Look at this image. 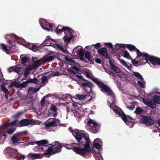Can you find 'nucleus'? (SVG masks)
Instances as JSON below:
<instances>
[{"instance_id":"obj_36","label":"nucleus","mask_w":160,"mask_h":160,"mask_svg":"<svg viewBox=\"0 0 160 160\" xmlns=\"http://www.w3.org/2000/svg\"><path fill=\"white\" fill-rule=\"evenodd\" d=\"M12 151H13V149L10 147H7L5 148L4 152V154H8L10 155Z\"/></svg>"},{"instance_id":"obj_13","label":"nucleus","mask_w":160,"mask_h":160,"mask_svg":"<svg viewBox=\"0 0 160 160\" xmlns=\"http://www.w3.org/2000/svg\"><path fill=\"white\" fill-rule=\"evenodd\" d=\"M44 61L42 59L39 60L38 61L35 62L33 65L32 66V69H34L38 68L39 66L44 62L50 61V53H49L48 55L44 58Z\"/></svg>"},{"instance_id":"obj_64","label":"nucleus","mask_w":160,"mask_h":160,"mask_svg":"<svg viewBox=\"0 0 160 160\" xmlns=\"http://www.w3.org/2000/svg\"><path fill=\"white\" fill-rule=\"evenodd\" d=\"M33 82L32 83L35 84H38V81L37 79L36 78H34V79H32Z\"/></svg>"},{"instance_id":"obj_17","label":"nucleus","mask_w":160,"mask_h":160,"mask_svg":"<svg viewBox=\"0 0 160 160\" xmlns=\"http://www.w3.org/2000/svg\"><path fill=\"white\" fill-rule=\"evenodd\" d=\"M50 97V94H48L44 96L41 99L40 104L42 107L47 106L49 104V98Z\"/></svg>"},{"instance_id":"obj_53","label":"nucleus","mask_w":160,"mask_h":160,"mask_svg":"<svg viewBox=\"0 0 160 160\" xmlns=\"http://www.w3.org/2000/svg\"><path fill=\"white\" fill-rule=\"evenodd\" d=\"M78 104V103H76V102H73L72 103V105L74 108H76L77 109H79V108Z\"/></svg>"},{"instance_id":"obj_40","label":"nucleus","mask_w":160,"mask_h":160,"mask_svg":"<svg viewBox=\"0 0 160 160\" xmlns=\"http://www.w3.org/2000/svg\"><path fill=\"white\" fill-rule=\"evenodd\" d=\"M87 96L80 95L79 94H77L75 96L77 97V98L80 100H83L85 99Z\"/></svg>"},{"instance_id":"obj_44","label":"nucleus","mask_w":160,"mask_h":160,"mask_svg":"<svg viewBox=\"0 0 160 160\" xmlns=\"http://www.w3.org/2000/svg\"><path fill=\"white\" fill-rule=\"evenodd\" d=\"M1 88L2 90L5 93L9 92L8 89L3 85H1Z\"/></svg>"},{"instance_id":"obj_58","label":"nucleus","mask_w":160,"mask_h":160,"mask_svg":"<svg viewBox=\"0 0 160 160\" xmlns=\"http://www.w3.org/2000/svg\"><path fill=\"white\" fill-rule=\"evenodd\" d=\"M71 69H72V70H74L77 71H79V69L75 66L71 67Z\"/></svg>"},{"instance_id":"obj_39","label":"nucleus","mask_w":160,"mask_h":160,"mask_svg":"<svg viewBox=\"0 0 160 160\" xmlns=\"http://www.w3.org/2000/svg\"><path fill=\"white\" fill-rule=\"evenodd\" d=\"M32 69H32V68L31 67L29 68H27L24 72V76L25 77H27L28 75L30 73L29 71L31 70Z\"/></svg>"},{"instance_id":"obj_12","label":"nucleus","mask_w":160,"mask_h":160,"mask_svg":"<svg viewBox=\"0 0 160 160\" xmlns=\"http://www.w3.org/2000/svg\"><path fill=\"white\" fill-rule=\"evenodd\" d=\"M7 36L8 37V38H5L7 40V42L9 44V46H8L9 48L11 49L14 48L15 47V42L13 40H9V38H14L15 39L17 40L19 38L15 34H12L11 35H7Z\"/></svg>"},{"instance_id":"obj_50","label":"nucleus","mask_w":160,"mask_h":160,"mask_svg":"<svg viewBox=\"0 0 160 160\" xmlns=\"http://www.w3.org/2000/svg\"><path fill=\"white\" fill-rule=\"evenodd\" d=\"M20 82L14 81V86L16 88H20Z\"/></svg>"},{"instance_id":"obj_37","label":"nucleus","mask_w":160,"mask_h":160,"mask_svg":"<svg viewBox=\"0 0 160 160\" xmlns=\"http://www.w3.org/2000/svg\"><path fill=\"white\" fill-rule=\"evenodd\" d=\"M111 68L115 72L117 73H119L120 72V70L115 65H112V67H111Z\"/></svg>"},{"instance_id":"obj_10","label":"nucleus","mask_w":160,"mask_h":160,"mask_svg":"<svg viewBox=\"0 0 160 160\" xmlns=\"http://www.w3.org/2000/svg\"><path fill=\"white\" fill-rule=\"evenodd\" d=\"M48 141L46 140H42L40 141H38L35 142V143H36L38 146H42L44 147H48L46 151H47V152L45 153L44 154V155H47L48 156H50V147H49L48 145H46L48 144ZM42 150L44 151V149L43 148H42ZM44 151H46L45 150Z\"/></svg>"},{"instance_id":"obj_2","label":"nucleus","mask_w":160,"mask_h":160,"mask_svg":"<svg viewBox=\"0 0 160 160\" xmlns=\"http://www.w3.org/2000/svg\"><path fill=\"white\" fill-rule=\"evenodd\" d=\"M85 75L88 78L91 79L93 82L97 84L99 88L101 89V91L102 92H106L108 95H111L112 97L114 95L112 91L108 86L105 84L103 82L99 81L97 78H93L90 76L89 72L86 71L85 72Z\"/></svg>"},{"instance_id":"obj_42","label":"nucleus","mask_w":160,"mask_h":160,"mask_svg":"<svg viewBox=\"0 0 160 160\" xmlns=\"http://www.w3.org/2000/svg\"><path fill=\"white\" fill-rule=\"evenodd\" d=\"M101 148V146L99 143L97 142H95L93 147V148H95L96 149H100Z\"/></svg>"},{"instance_id":"obj_54","label":"nucleus","mask_w":160,"mask_h":160,"mask_svg":"<svg viewBox=\"0 0 160 160\" xmlns=\"http://www.w3.org/2000/svg\"><path fill=\"white\" fill-rule=\"evenodd\" d=\"M73 115L75 117H77L79 115L78 112L77 110H75L74 112Z\"/></svg>"},{"instance_id":"obj_23","label":"nucleus","mask_w":160,"mask_h":160,"mask_svg":"<svg viewBox=\"0 0 160 160\" xmlns=\"http://www.w3.org/2000/svg\"><path fill=\"white\" fill-rule=\"evenodd\" d=\"M18 134L15 133L11 138V140L13 144H15L21 140V138L18 136Z\"/></svg>"},{"instance_id":"obj_61","label":"nucleus","mask_w":160,"mask_h":160,"mask_svg":"<svg viewBox=\"0 0 160 160\" xmlns=\"http://www.w3.org/2000/svg\"><path fill=\"white\" fill-rule=\"evenodd\" d=\"M108 73V74L112 75L113 76V77H115V75L114 73L112 71H108L107 72Z\"/></svg>"},{"instance_id":"obj_19","label":"nucleus","mask_w":160,"mask_h":160,"mask_svg":"<svg viewBox=\"0 0 160 160\" xmlns=\"http://www.w3.org/2000/svg\"><path fill=\"white\" fill-rule=\"evenodd\" d=\"M98 53L99 54L105 57L106 59L109 58V56L108 55L107 49L105 47L101 48L98 50Z\"/></svg>"},{"instance_id":"obj_1","label":"nucleus","mask_w":160,"mask_h":160,"mask_svg":"<svg viewBox=\"0 0 160 160\" xmlns=\"http://www.w3.org/2000/svg\"><path fill=\"white\" fill-rule=\"evenodd\" d=\"M73 136L78 143L84 145L83 148H82L78 143H76L66 144L64 146V147L68 149H71L76 154L84 158L89 156L92 152L90 147V140L89 137L86 136L84 133L78 130L76 132H74Z\"/></svg>"},{"instance_id":"obj_9","label":"nucleus","mask_w":160,"mask_h":160,"mask_svg":"<svg viewBox=\"0 0 160 160\" xmlns=\"http://www.w3.org/2000/svg\"><path fill=\"white\" fill-rule=\"evenodd\" d=\"M51 155L54 153L60 152L62 147L61 143L56 141L51 143Z\"/></svg>"},{"instance_id":"obj_41","label":"nucleus","mask_w":160,"mask_h":160,"mask_svg":"<svg viewBox=\"0 0 160 160\" xmlns=\"http://www.w3.org/2000/svg\"><path fill=\"white\" fill-rule=\"evenodd\" d=\"M42 82L41 83L43 84H45L48 81V79L46 76H42L41 78Z\"/></svg>"},{"instance_id":"obj_6","label":"nucleus","mask_w":160,"mask_h":160,"mask_svg":"<svg viewBox=\"0 0 160 160\" xmlns=\"http://www.w3.org/2000/svg\"><path fill=\"white\" fill-rule=\"evenodd\" d=\"M143 102L148 107L154 108L156 107V104H160V97L155 95L153 96L152 100L146 99L143 100Z\"/></svg>"},{"instance_id":"obj_34","label":"nucleus","mask_w":160,"mask_h":160,"mask_svg":"<svg viewBox=\"0 0 160 160\" xmlns=\"http://www.w3.org/2000/svg\"><path fill=\"white\" fill-rule=\"evenodd\" d=\"M143 110L140 107H138L136 109L134 113L138 115L142 114L143 112Z\"/></svg>"},{"instance_id":"obj_51","label":"nucleus","mask_w":160,"mask_h":160,"mask_svg":"<svg viewBox=\"0 0 160 160\" xmlns=\"http://www.w3.org/2000/svg\"><path fill=\"white\" fill-rule=\"evenodd\" d=\"M92 46H94L95 48L98 49L100 47L101 44L99 43H97L95 44L92 45Z\"/></svg>"},{"instance_id":"obj_28","label":"nucleus","mask_w":160,"mask_h":160,"mask_svg":"<svg viewBox=\"0 0 160 160\" xmlns=\"http://www.w3.org/2000/svg\"><path fill=\"white\" fill-rule=\"evenodd\" d=\"M8 47V46H6L4 44L1 43L0 44V49L5 52L6 53L9 54L10 53L7 48Z\"/></svg>"},{"instance_id":"obj_45","label":"nucleus","mask_w":160,"mask_h":160,"mask_svg":"<svg viewBox=\"0 0 160 160\" xmlns=\"http://www.w3.org/2000/svg\"><path fill=\"white\" fill-rule=\"evenodd\" d=\"M50 119H48L47 122H46L45 123V125L46 126V129L48 128H49L50 127V122H49V120Z\"/></svg>"},{"instance_id":"obj_21","label":"nucleus","mask_w":160,"mask_h":160,"mask_svg":"<svg viewBox=\"0 0 160 160\" xmlns=\"http://www.w3.org/2000/svg\"><path fill=\"white\" fill-rule=\"evenodd\" d=\"M58 108L54 104H52L51 105V117L53 116L56 117L58 115Z\"/></svg>"},{"instance_id":"obj_29","label":"nucleus","mask_w":160,"mask_h":160,"mask_svg":"<svg viewBox=\"0 0 160 160\" xmlns=\"http://www.w3.org/2000/svg\"><path fill=\"white\" fill-rule=\"evenodd\" d=\"M18 120H14L12 122L9 123L8 122H6L4 124H3L2 126V127H3L4 126H5L6 127H8L10 126H12V125H15L16 123L18 122Z\"/></svg>"},{"instance_id":"obj_11","label":"nucleus","mask_w":160,"mask_h":160,"mask_svg":"<svg viewBox=\"0 0 160 160\" xmlns=\"http://www.w3.org/2000/svg\"><path fill=\"white\" fill-rule=\"evenodd\" d=\"M140 122L148 126L152 125L154 123L152 118L150 116H142L141 118H139Z\"/></svg>"},{"instance_id":"obj_3","label":"nucleus","mask_w":160,"mask_h":160,"mask_svg":"<svg viewBox=\"0 0 160 160\" xmlns=\"http://www.w3.org/2000/svg\"><path fill=\"white\" fill-rule=\"evenodd\" d=\"M64 32L65 35L63 37V39L65 42H69L72 38V33L73 31L69 27H63L62 28H56V32L58 34H59L62 31Z\"/></svg>"},{"instance_id":"obj_33","label":"nucleus","mask_w":160,"mask_h":160,"mask_svg":"<svg viewBox=\"0 0 160 160\" xmlns=\"http://www.w3.org/2000/svg\"><path fill=\"white\" fill-rule=\"evenodd\" d=\"M122 52L123 54L122 55L123 57L126 58L128 59H130L131 58V57L130 56L129 52L125 49H124Z\"/></svg>"},{"instance_id":"obj_38","label":"nucleus","mask_w":160,"mask_h":160,"mask_svg":"<svg viewBox=\"0 0 160 160\" xmlns=\"http://www.w3.org/2000/svg\"><path fill=\"white\" fill-rule=\"evenodd\" d=\"M17 154H19V153L18 152L17 150H13V151L11 153L10 156V157L16 158L17 157Z\"/></svg>"},{"instance_id":"obj_15","label":"nucleus","mask_w":160,"mask_h":160,"mask_svg":"<svg viewBox=\"0 0 160 160\" xmlns=\"http://www.w3.org/2000/svg\"><path fill=\"white\" fill-rule=\"evenodd\" d=\"M133 75L137 78L140 79L141 81H138V84L139 86L140 87L142 88H144L145 84L143 82L144 81V79L141 74L138 72H133Z\"/></svg>"},{"instance_id":"obj_7","label":"nucleus","mask_w":160,"mask_h":160,"mask_svg":"<svg viewBox=\"0 0 160 160\" xmlns=\"http://www.w3.org/2000/svg\"><path fill=\"white\" fill-rule=\"evenodd\" d=\"M143 57L145 58L146 63L149 61L153 65L160 66V58L150 55L145 52L143 54Z\"/></svg>"},{"instance_id":"obj_47","label":"nucleus","mask_w":160,"mask_h":160,"mask_svg":"<svg viewBox=\"0 0 160 160\" xmlns=\"http://www.w3.org/2000/svg\"><path fill=\"white\" fill-rule=\"evenodd\" d=\"M27 85L26 81L20 83V88H24Z\"/></svg>"},{"instance_id":"obj_14","label":"nucleus","mask_w":160,"mask_h":160,"mask_svg":"<svg viewBox=\"0 0 160 160\" xmlns=\"http://www.w3.org/2000/svg\"><path fill=\"white\" fill-rule=\"evenodd\" d=\"M34 122L33 119L30 120L28 119H23L20 121L19 122L20 127L23 126H28L32 124V123Z\"/></svg>"},{"instance_id":"obj_4","label":"nucleus","mask_w":160,"mask_h":160,"mask_svg":"<svg viewBox=\"0 0 160 160\" xmlns=\"http://www.w3.org/2000/svg\"><path fill=\"white\" fill-rule=\"evenodd\" d=\"M77 77L80 79L86 82H82L80 84L83 89L87 93V94H90L92 93V88L94 87V85L89 81L84 79L83 77L81 75H76Z\"/></svg>"},{"instance_id":"obj_5","label":"nucleus","mask_w":160,"mask_h":160,"mask_svg":"<svg viewBox=\"0 0 160 160\" xmlns=\"http://www.w3.org/2000/svg\"><path fill=\"white\" fill-rule=\"evenodd\" d=\"M115 113L122 117L123 121L127 125L131 127H132L134 126V124L131 120H134V119L129 116H127L124 112L123 111L120 109L119 110H114Z\"/></svg>"},{"instance_id":"obj_62","label":"nucleus","mask_w":160,"mask_h":160,"mask_svg":"<svg viewBox=\"0 0 160 160\" xmlns=\"http://www.w3.org/2000/svg\"><path fill=\"white\" fill-rule=\"evenodd\" d=\"M95 159L96 160H100V159L101 158V157H99V156H97L96 154L94 155Z\"/></svg>"},{"instance_id":"obj_63","label":"nucleus","mask_w":160,"mask_h":160,"mask_svg":"<svg viewBox=\"0 0 160 160\" xmlns=\"http://www.w3.org/2000/svg\"><path fill=\"white\" fill-rule=\"evenodd\" d=\"M40 88L39 87V88H37L34 89L33 90V92L36 93V92H37L38 91H39V90L40 89Z\"/></svg>"},{"instance_id":"obj_18","label":"nucleus","mask_w":160,"mask_h":160,"mask_svg":"<svg viewBox=\"0 0 160 160\" xmlns=\"http://www.w3.org/2000/svg\"><path fill=\"white\" fill-rule=\"evenodd\" d=\"M39 23L42 28L48 31L50 30V23L47 22L45 19L40 20Z\"/></svg>"},{"instance_id":"obj_24","label":"nucleus","mask_w":160,"mask_h":160,"mask_svg":"<svg viewBox=\"0 0 160 160\" xmlns=\"http://www.w3.org/2000/svg\"><path fill=\"white\" fill-rule=\"evenodd\" d=\"M85 58L88 59V61H85L86 62L89 64H91L92 63V61L91 59V58L92 57L90 55V53L88 51H85Z\"/></svg>"},{"instance_id":"obj_60","label":"nucleus","mask_w":160,"mask_h":160,"mask_svg":"<svg viewBox=\"0 0 160 160\" xmlns=\"http://www.w3.org/2000/svg\"><path fill=\"white\" fill-rule=\"evenodd\" d=\"M105 45H106L108 46L109 47L111 48H113V46L112 43H106L105 44Z\"/></svg>"},{"instance_id":"obj_49","label":"nucleus","mask_w":160,"mask_h":160,"mask_svg":"<svg viewBox=\"0 0 160 160\" xmlns=\"http://www.w3.org/2000/svg\"><path fill=\"white\" fill-rule=\"evenodd\" d=\"M50 109V108L48 109L47 108H45L44 111V113L46 116L48 115V116H49L50 115V112H49V110Z\"/></svg>"},{"instance_id":"obj_46","label":"nucleus","mask_w":160,"mask_h":160,"mask_svg":"<svg viewBox=\"0 0 160 160\" xmlns=\"http://www.w3.org/2000/svg\"><path fill=\"white\" fill-rule=\"evenodd\" d=\"M23 112H19L17 113L14 116V117L17 118L23 114Z\"/></svg>"},{"instance_id":"obj_31","label":"nucleus","mask_w":160,"mask_h":160,"mask_svg":"<svg viewBox=\"0 0 160 160\" xmlns=\"http://www.w3.org/2000/svg\"><path fill=\"white\" fill-rule=\"evenodd\" d=\"M82 48L78 49L77 48L74 49L73 51L77 52V54H79L80 56H83L84 54V52L81 49Z\"/></svg>"},{"instance_id":"obj_25","label":"nucleus","mask_w":160,"mask_h":160,"mask_svg":"<svg viewBox=\"0 0 160 160\" xmlns=\"http://www.w3.org/2000/svg\"><path fill=\"white\" fill-rule=\"evenodd\" d=\"M52 46L54 48H58L64 53H66V49L58 43L54 44L53 43L51 42V46Z\"/></svg>"},{"instance_id":"obj_55","label":"nucleus","mask_w":160,"mask_h":160,"mask_svg":"<svg viewBox=\"0 0 160 160\" xmlns=\"http://www.w3.org/2000/svg\"><path fill=\"white\" fill-rule=\"evenodd\" d=\"M127 44H118V46L120 48H127Z\"/></svg>"},{"instance_id":"obj_30","label":"nucleus","mask_w":160,"mask_h":160,"mask_svg":"<svg viewBox=\"0 0 160 160\" xmlns=\"http://www.w3.org/2000/svg\"><path fill=\"white\" fill-rule=\"evenodd\" d=\"M131 60L132 62L133 65L136 67H138L139 65H144V64L146 63V62L144 63L141 62L139 64L137 65V64L139 63V61H137L135 59H132V58H131Z\"/></svg>"},{"instance_id":"obj_22","label":"nucleus","mask_w":160,"mask_h":160,"mask_svg":"<svg viewBox=\"0 0 160 160\" xmlns=\"http://www.w3.org/2000/svg\"><path fill=\"white\" fill-rule=\"evenodd\" d=\"M15 128L9 129L7 131H2L1 132V134L2 135L4 136L5 138H6V136H7V135L6 134V132L9 134H11L15 132Z\"/></svg>"},{"instance_id":"obj_43","label":"nucleus","mask_w":160,"mask_h":160,"mask_svg":"<svg viewBox=\"0 0 160 160\" xmlns=\"http://www.w3.org/2000/svg\"><path fill=\"white\" fill-rule=\"evenodd\" d=\"M51 97H52L53 98H56L58 99L59 101H64V98H59L58 95L57 94H51Z\"/></svg>"},{"instance_id":"obj_56","label":"nucleus","mask_w":160,"mask_h":160,"mask_svg":"<svg viewBox=\"0 0 160 160\" xmlns=\"http://www.w3.org/2000/svg\"><path fill=\"white\" fill-rule=\"evenodd\" d=\"M28 133V131H22L18 133V134L19 135H26Z\"/></svg>"},{"instance_id":"obj_16","label":"nucleus","mask_w":160,"mask_h":160,"mask_svg":"<svg viewBox=\"0 0 160 160\" xmlns=\"http://www.w3.org/2000/svg\"><path fill=\"white\" fill-rule=\"evenodd\" d=\"M127 48H128L130 51H132L133 50L135 51L137 55V57L141 56L143 57V54L145 52H141L134 45L130 44H127Z\"/></svg>"},{"instance_id":"obj_8","label":"nucleus","mask_w":160,"mask_h":160,"mask_svg":"<svg viewBox=\"0 0 160 160\" xmlns=\"http://www.w3.org/2000/svg\"><path fill=\"white\" fill-rule=\"evenodd\" d=\"M89 127V130L93 133H97L99 131L100 124L94 122L91 119H89L87 123Z\"/></svg>"},{"instance_id":"obj_57","label":"nucleus","mask_w":160,"mask_h":160,"mask_svg":"<svg viewBox=\"0 0 160 160\" xmlns=\"http://www.w3.org/2000/svg\"><path fill=\"white\" fill-rule=\"evenodd\" d=\"M120 62L124 66L125 65H126L127 63L123 59H120Z\"/></svg>"},{"instance_id":"obj_48","label":"nucleus","mask_w":160,"mask_h":160,"mask_svg":"<svg viewBox=\"0 0 160 160\" xmlns=\"http://www.w3.org/2000/svg\"><path fill=\"white\" fill-rule=\"evenodd\" d=\"M14 71L17 72L18 75H20L21 71L20 68H16L14 69Z\"/></svg>"},{"instance_id":"obj_26","label":"nucleus","mask_w":160,"mask_h":160,"mask_svg":"<svg viewBox=\"0 0 160 160\" xmlns=\"http://www.w3.org/2000/svg\"><path fill=\"white\" fill-rule=\"evenodd\" d=\"M52 119V120L51 121V127L54 126L56 127L59 124L60 121L59 119L55 118H51V119Z\"/></svg>"},{"instance_id":"obj_35","label":"nucleus","mask_w":160,"mask_h":160,"mask_svg":"<svg viewBox=\"0 0 160 160\" xmlns=\"http://www.w3.org/2000/svg\"><path fill=\"white\" fill-rule=\"evenodd\" d=\"M20 58H21V62L22 64L25 65L28 62V58L27 56L22 58L21 56Z\"/></svg>"},{"instance_id":"obj_27","label":"nucleus","mask_w":160,"mask_h":160,"mask_svg":"<svg viewBox=\"0 0 160 160\" xmlns=\"http://www.w3.org/2000/svg\"><path fill=\"white\" fill-rule=\"evenodd\" d=\"M42 46H50V37L48 36L46 37L45 39L42 43Z\"/></svg>"},{"instance_id":"obj_59","label":"nucleus","mask_w":160,"mask_h":160,"mask_svg":"<svg viewBox=\"0 0 160 160\" xmlns=\"http://www.w3.org/2000/svg\"><path fill=\"white\" fill-rule=\"evenodd\" d=\"M95 62L99 64H100L101 63V60L100 58H95Z\"/></svg>"},{"instance_id":"obj_52","label":"nucleus","mask_w":160,"mask_h":160,"mask_svg":"<svg viewBox=\"0 0 160 160\" xmlns=\"http://www.w3.org/2000/svg\"><path fill=\"white\" fill-rule=\"evenodd\" d=\"M65 59L66 61H69L70 62H74V60L72 58H69L68 57L66 56L65 57Z\"/></svg>"},{"instance_id":"obj_20","label":"nucleus","mask_w":160,"mask_h":160,"mask_svg":"<svg viewBox=\"0 0 160 160\" xmlns=\"http://www.w3.org/2000/svg\"><path fill=\"white\" fill-rule=\"evenodd\" d=\"M43 155L40 153H32L28 154L27 157L29 159L34 160L37 159H41L43 157Z\"/></svg>"},{"instance_id":"obj_32","label":"nucleus","mask_w":160,"mask_h":160,"mask_svg":"<svg viewBox=\"0 0 160 160\" xmlns=\"http://www.w3.org/2000/svg\"><path fill=\"white\" fill-rule=\"evenodd\" d=\"M39 47L34 45L33 44H32L28 46V48L32 51H36L38 50Z\"/></svg>"}]
</instances>
